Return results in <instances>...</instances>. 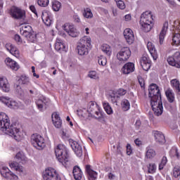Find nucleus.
Instances as JSON below:
<instances>
[{
    "label": "nucleus",
    "mask_w": 180,
    "mask_h": 180,
    "mask_svg": "<svg viewBox=\"0 0 180 180\" xmlns=\"http://www.w3.org/2000/svg\"><path fill=\"white\" fill-rule=\"evenodd\" d=\"M0 129L6 134L13 137L14 140L19 141L20 140V131L16 127V124H11L9 122V117L5 113H0Z\"/></svg>",
    "instance_id": "1"
},
{
    "label": "nucleus",
    "mask_w": 180,
    "mask_h": 180,
    "mask_svg": "<svg viewBox=\"0 0 180 180\" xmlns=\"http://www.w3.org/2000/svg\"><path fill=\"white\" fill-rule=\"evenodd\" d=\"M151 23H153V14H151V12L146 11L143 13L140 18L141 29L146 33L150 32L151 30Z\"/></svg>",
    "instance_id": "2"
},
{
    "label": "nucleus",
    "mask_w": 180,
    "mask_h": 180,
    "mask_svg": "<svg viewBox=\"0 0 180 180\" xmlns=\"http://www.w3.org/2000/svg\"><path fill=\"white\" fill-rule=\"evenodd\" d=\"M20 34L30 43H34L36 41V34L30 25H23L20 28Z\"/></svg>",
    "instance_id": "3"
},
{
    "label": "nucleus",
    "mask_w": 180,
    "mask_h": 180,
    "mask_svg": "<svg viewBox=\"0 0 180 180\" xmlns=\"http://www.w3.org/2000/svg\"><path fill=\"white\" fill-rule=\"evenodd\" d=\"M55 154L59 162H68V152L64 145H58L55 148Z\"/></svg>",
    "instance_id": "4"
},
{
    "label": "nucleus",
    "mask_w": 180,
    "mask_h": 180,
    "mask_svg": "<svg viewBox=\"0 0 180 180\" xmlns=\"http://www.w3.org/2000/svg\"><path fill=\"white\" fill-rule=\"evenodd\" d=\"M91 46V39H88L86 37L79 40L77 44V53L79 56H88V46Z\"/></svg>",
    "instance_id": "5"
},
{
    "label": "nucleus",
    "mask_w": 180,
    "mask_h": 180,
    "mask_svg": "<svg viewBox=\"0 0 180 180\" xmlns=\"http://www.w3.org/2000/svg\"><path fill=\"white\" fill-rule=\"evenodd\" d=\"M148 97L150 101H156L161 99V93L160 92V87L155 84H151L148 89Z\"/></svg>",
    "instance_id": "6"
},
{
    "label": "nucleus",
    "mask_w": 180,
    "mask_h": 180,
    "mask_svg": "<svg viewBox=\"0 0 180 180\" xmlns=\"http://www.w3.org/2000/svg\"><path fill=\"white\" fill-rule=\"evenodd\" d=\"M131 56V51L130 48L125 46L122 47L120 51L117 53V58L120 63H126Z\"/></svg>",
    "instance_id": "7"
},
{
    "label": "nucleus",
    "mask_w": 180,
    "mask_h": 180,
    "mask_svg": "<svg viewBox=\"0 0 180 180\" xmlns=\"http://www.w3.org/2000/svg\"><path fill=\"white\" fill-rule=\"evenodd\" d=\"M151 108L155 116H161L164 112V107L162 106V101L160 99L150 101Z\"/></svg>",
    "instance_id": "8"
},
{
    "label": "nucleus",
    "mask_w": 180,
    "mask_h": 180,
    "mask_svg": "<svg viewBox=\"0 0 180 180\" xmlns=\"http://www.w3.org/2000/svg\"><path fill=\"white\" fill-rule=\"evenodd\" d=\"M43 179L44 180H61L57 171H56L53 167H49L43 172Z\"/></svg>",
    "instance_id": "9"
},
{
    "label": "nucleus",
    "mask_w": 180,
    "mask_h": 180,
    "mask_svg": "<svg viewBox=\"0 0 180 180\" xmlns=\"http://www.w3.org/2000/svg\"><path fill=\"white\" fill-rule=\"evenodd\" d=\"M31 143L34 147H35V148H37L38 150H42L46 146L44 144V139L37 134H32L31 136Z\"/></svg>",
    "instance_id": "10"
},
{
    "label": "nucleus",
    "mask_w": 180,
    "mask_h": 180,
    "mask_svg": "<svg viewBox=\"0 0 180 180\" xmlns=\"http://www.w3.org/2000/svg\"><path fill=\"white\" fill-rule=\"evenodd\" d=\"M11 15L13 19L18 20H25V18H26V12L15 6L11 8Z\"/></svg>",
    "instance_id": "11"
},
{
    "label": "nucleus",
    "mask_w": 180,
    "mask_h": 180,
    "mask_svg": "<svg viewBox=\"0 0 180 180\" xmlns=\"http://www.w3.org/2000/svg\"><path fill=\"white\" fill-rule=\"evenodd\" d=\"M167 63L172 67L176 68H180V52L176 51L174 53L173 56H170L167 58Z\"/></svg>",
    "instance_id": "12"
},
{
    "label": "nucleus",
    "mask_w": 180,
    "mask_h": 180,
    "mask_svg": "<svg viewBox=\"0 0 180 180\" xmlns=\"http://www.w3.org/2000/svg\"><path fill=\"white\" fill-rule=\"evenodd\" d=\"M0 174L6 179H8V180L18 179V176L13 174V172H11L9 168L5 166H3L1 168H0Z\"/></svg>",
    "instance_id": "13"
},
{
    "label": "nucleus",
    "mask_w": 180,
    "mask_h": 180,
    "mask_svg": "<svg viewBox=\"0 0 180 180\" xmlns=\"http://www.w3.org/2000/svg\"><path fill=\"white\" fill-rule=\"evenodd\" d=\"M69 144H70V147L72 148L77 157H82V146L78 143V142L74 141L73 139H69Z\"/></svg>",
    "instance_id": "14"
},
{
    "label": "nucleus",
    "mask_w": 180,
    "mask_h": 180,
    "mask_svg": "<svg viewBox=\"0 0 180 180\" xmlns=\"http://www.w3.org/2000/svg\"><path fill=\"white\" fill-rule=\"evenodd\" d=\"M63 30L66 31V33L71 37H78L79 32L77 30V28L72 25L65 24L63 25Z\"/></svg>",
    "instance_id": "15"
},
{
    "label": "nucleus",
    "mask_w": 180,
    "mask_h": 180,
    "mask_svg": "<svg viewBox=\"0 0 180 180\" xmlns=\"http://www.w3.org/2000/svg\"><path fill=\"white\" fill-rule=\"evenodd\" d=\"M124 37L129 44H133V41H134V34L131 29L127 28L124 30Z\"/></svg>",
    "instance_id": "16"
},
{
    "label": "nucleus",
    "mask_w": 180,
    "mask_h": 180,
    "mask_svg": "<svg viewBox=\"0 0 180 180\" xmlns=\"http://www.w3.org/2000/svg\"><path fill=\"white\" fill-rule=\"evenodd\" d=\"M141 65L144 71H148L151 68V60L147 56H143L141 60Z\"/></svg>",
    "instance_id": "17"
},
{
    "label": "nucleus",
    "mask_w": 180,
    "mask_h": 180,
    "mask_svg": "<svg viewBox=\"0 0 180 180\" xmlns=\"http://www.w3.org/2000/svg\"><path fill=\"white\" fill-rule=\"evenodd\" d=\"M0 88L4 92H9L11 91V86L6 77H0Z\"/></svg>",
    "instance_id": "18"
},
{
    "label": "nucleus",
    "mask_w": 180,
    "mask_h": 180,
    "mask_svg": "<svg viewBox=\"0 0 180 180\" xmlns=\"http://www.w3.org/2000/svg\"><path fill=\"white\" fill-rule=\"evenodd\" d=\"M41 19L46 26H51V23L53 22L51 20V13L48 11L42 12Z\"/></svg>",
    "instance_id": "19"
},
{
    "label": "nucleus",
    "mask_w": 180,
    "mask_h": 180,
    "mask_svg": "<svg viewBox=\"0 0 180 180\" xmlns=\"http://www.w3.org/2000/svg\"><path fill=\"white\" fill-rule=\"evenodd\" d=\"M51 117L53 124H54L55 127H56L57 129H60V127H61V125L63 124V121H61L60 115L57 114V112H53Z\"/></svg>",
    "instance_id": "20"
},
{
    "label": "nucleus",
    "mask_w": 180,
    "mask_h": 180,
    "mask_svg": "<svg viewBox=\"0 0 180 180\" xmlns=\"http://www.w3.org/2000/svg\"><path fill=\"white\" fill-rule=\"evenodd\" d=\"M134 63H127L122 68V72L123 74L129 75L131 72H134Z\"/></svg>",
    "instance_id": "21"
},
{
    "label": "nucleus",
    "mask_w": 180,
    "mask_h": 180,
    "mask_svg": "<svg viewBox=\"0 0 180 180\" xmlns=\"http://www.w3.org/2000/svg\"><path fill=\"white\" fill-rule=\"evenodd\" d=\"M147 47L153 60H157V58H158V53H157V50H155V46L153 44V42H148Z\"/></svg>",
    "instance_id": "22"
},
{
    "label": "nucleus",
    "mask_w": 180,
    "mask_h": 180,
    "mask_svg": "<svg viewBox=\"0 0 180 180\" xmlns=\"http://www.w3.org/2000/svg\"><path fill=\"white\" fill-rule=\"evenodd\" d=\"M167 30H168V21H166L163 24V27L159 35L160 44H162L164 43V39H165V35L167 34Z\"/></svg>",
    "instance_id": "23"
},
{
    "label": "nucleus",
    "mask_w": 180,
    "mask_h": 180,
    "mask_svg": "<svg viewBox=\"0 0 180 180\" xmlns=\"http://www.w3.org/2000/svg\"><path fill=\"white\" fill-rule=\"evenodd\" d=\"M5 63L7 67H9L11 70H13L14 71H18V70H19V65L18 63L10 58H6Z\"/></svg>",
    "instance_id": "24"
},
{
    "label": "nucleus",
    "mask_w": 180,
    "mask_h": 180,
    "mask_svg": "<svg viewBox=\"0 0 180 180\" xmlns=\"http://www.w3.org/2000/svg\"><path fill=\"white\" fill-rule=\"evenodd\" d=\"M0 102L4 103V105L8 106V108H13V106L16 105V102L12 101V100H11V98L6 96H1Z\"/></svg>",
    "instance_id": "25"
},
{
    "label": "nucleus",
    "mask_w": 180,
    "mask_h": 180,
    "mask_svg": "<svg viewBox=\"0 0 180 180\" xmlns=\"http://www.w3.org/2000/svg\"><path fill=\"white\" fill-rule=\"evenodd\" d=\"M39 110H43V108H47L49 105V101L45 98H39L36 102Z\"/></svg>",
    "instance_id": "26"
},
{
    "label": "nucleus",
    "mask_w": 180,
    "mask_h": 180,
    "mask_svg": "<svg viewBox=\"0 0 180 180\" xmlns=\"http://www.w3.org/2000/svg\"><path fill=\"white\" fill-rule=\"evenodd\" d=\"M86 171L89 175V180H95L98 178V173L91 169V165H86Z\"/></svg>",
    "instance_id": "27"
},
{
    "label": "nucleus",
    "mask_w": 180,
    "mask_h": 180,
    "mask_svg": "<svg viewBox=\"0 0 180 180\" xmlns=\"http://www.w3.org/2000/svg\"><path fill=\"white\" fill-rule=\"evenodd\" d=\"M155 139L159 144H165V136L163 135L162 132L155 131Z\"/></svg>",
    "instance_id": "28"
},
{
    "label": "nucleus",
    "mask_w": 180,
    "mask_h": 180,
    "mask_svg": "<svg viewBox=\"0 0 180 180\" xmlns=\"http://www.w3.org/2000/svg\"><path fill=\"white\" fill-rule=\"evenodd\" d=\"M72 174L75 180L82 179V172L78 166H75L73 168Z\"/></svg>",
    "instance_id": "29"
},
{
    "label": "nucleus",
    "mask_w": 180,
    "mask_h": 180,
    "mask_svg": "<svg viewBox=\"0 0 180 180\" xmlns=\"http://www.w3.org/2000/svg\"><path fill=\"white\" fill-rule=\"evenodd\" d=\"M171 84L172 85L174 91H176V93L177 94V95H180V83H179V80L176 79H174L172 80H171Z\"/></svg>",
    "instance_id": "30"
},
{
    "label": "nucleus",
    "mask_w": 180,
    "mask_h": 180,
    "mask_svg": "<svg viewBox=\"0 0 180 180\" xmlns=\"http://www.w3.org/2000/svg\"><path fill=\"white\" fill-rule=\"evenodd\" d=\"M11 168H13L15 171H18L19 172H23V167L19 165V162H9Z\"/></svg>",
    "instance_id": "31"
},
{
    "label": "nucleus",
    "mask_w": 180,
    "mask_h": 180,
    "mask_svg": "<svg viewBox=\"0 0 180 180\" xmlns=\"http://www.w3.org/2000/svg\"><path fill=\"white\" fill-rule=\"evenodd\" d=\"M18 82L19 85H29L30 84V80L29 79V77H27L25 75H22L18 79Z\"/></svg>",
    "instance_id": "32"
},
{
    "label": "nucleus",
    "mask_w": 180,
    "mask_h": 180,
    "mask_svg": "<svg viewBox=\"0 0 180 180\" xmlns=\"http://www.w3.org/2000/svg\"><path fill=\"white\" fill-rule=\"evenodd\" d=\"M146 158H149V160H151L153 158H154V157H155L156 153H155V150H154V149L150 148V147H148L146 148Z\"/></svg>",
    "instance_id": "33"
},
{
    "label": "nucleus",
    "mask_w": 180,
    "mask_h": 180,
    "mask_svg": "<svg viewBox=\"0 0 180 180\" xmlns=\"http://www.w3.org/2000/svg\"><path fill=\"white\" fill-rule=\"evenodd\" d=\"M101 49L103 53H105L107 56H110L112 54V49H110V46L104 44L101 46Z\"/></svg>",
    "instance_id": "34"
},
{
    "label": "nucleus",
    "mask_w": 180,
    "mask_h": 180,
    "mask_svg": "<svg viewBox=\"0 0 180 180\" xmlns=\"http://www.w3.org/2000/svg\"><path fill=\"white\" fill-rule=\"evenodd\" d=\"M15 158L18 162H21L22 164L26 162V156H25V154L22 152H18L15 155Z\"/></svg>",
    "instance_id": "35"
},
{
    "label": "nucleus",
    "mask_w": 180,
    "mask_h": 180,
    "mask_svg": "<svg viewBox=\"0 0 180 180\" xmlns=\"http://www.w3.org/2000/svg\"><path fill=\"white\" fill-rule=\"evenodd\" d=\"M165 94H166V96L167 98L168 101L170 103H174V101H175V96L172 93V90H167V91H166Z\"/></svg>",
    "instance_id": "36"
},
{
    "label": "nucleus",
    "mask_w": 180,
    "mask_h": 180,
    "mask_svg": "<svg viewBox=\"0 0 180 180\" xmlns=\"http://www.w3.org/2000/svg\"><path fill=\"white\" fill-rule=\"evenodd\" d=\"M122 106L124 112H127V110L130 109V102H129V100L127 99L122 100Z\"/></svg>",
    "instance_id": "37"
},
{
    "label": "nucleus",
    "mask_w": 180,
    "mask_h": 180,
    "mask_svg": "<svg viewBox=\"0 0 180 180\" xmlns=\"http://www.w3.org/2000/svg\"><path fill=\"white\" fill-rule=\"evenodd\" d=\"M173 43L174 44H176V46L180 44V34L179 32H174L173 34Z\"/></svg>",
    "instance_id": "38"
},
{
    "label": "nucleus",
    "mask_w": 180,
    "mask_h": 180,
    "mask_svg": "<svg viewBox=\"0 0 180 180\" xmlns=\"http://www.w3.org/2000/svg\"><path fill=\"white\" fill-rule=\"evenodd\" d=\"M103 106L108 115H112L113 113V110H112V107H110L109 103H103Z\"/></svg>",
    "instance_id": "39"
},
{
    "label": "nucleus",
    "mask_w": 180,
    "mask_h": 180,
    "mask_svg": "<svg viewBox=\"0 0 180 180\" xmlns=\"http://www.w3.org/2000/svg\"><path fill=\"white\" fill-rule=\"evenodd\" d=\"M52 8L55 12H58L61 9V3L58 1H55L52 4Z\"/></svg>",
    "instance_id": "40"
},
{
    "label": "nucleus",
    "mask_w": 180,
    "mask_h": 180,
    "mask_svg": "<svg viewBox=\"0 0 180 180\" xmlns=\"http://www.w3.org/2000/svg\"><path fill=\"white\" fill-rule=\"evenodd\" d=\"M14 88L15 89L16 94H18L20 96H23V95H25V93L23 92V90L22 89L20 85L15 84Z\"/></svg>",
    "instance_id": "41"
},
{
    "label": "nucleus",
    "mask_w": 180,
    "mask_h": 180,
    "mask_svg": "<svg viewBox=\"0 0 180 180\" xmlns=\"http://www.w3.org/2000/svg\"><path fill=\"white\" fill-rule=\"evenodd\" d=\"M65 49V46L64 45V44L58 41L55 44V50H56L57 51H64Z\"/></svg>",
    "instance_id": "42"
},
{
    "label": "nucleus",
    "mask_w": 180,
    "mask_h": 180,
    "mask_svg": "<svg viewBox=\"0 0 180 180\" xmlns=\"http://www.w3.org/2000/svg\"><path fill=\"white\" fill-rule=\"evenodd\" d=\"M84 18H86L87 19H91L94 18V14H92V11L90 10V8H86L84 9V12L83 13Z\"/></svg>",
    "instance_id": "43"
},
{
    "label": "nucleus",
    "mask_w": 180,
    "mask_h": 180,
    "mask_svg": "<svg viewBox=\"0 0 180 180\" xmlns=\"http://www.w3.org/2000/svg\"><path fill=\"white\" fill-rule=\"evenodd\" d=\"M96 109H98V105H95L94 103H91L90 107L87 112H90V115H94V113L96 112Z\"/></svg>",
    "instance_id": "44"
},
{
    "label": "nucleus",
    "mask_w": 180,
    "mask_h": 180,
    "mask_svg": "<svg viewBox=\"0 0 180 180\" xmlns=\"http://www.w3.org/2000/svg\"><path fill=\"white\" fill-rule=\"evenodd\" d=\"M6 50H8V51H9V53H11V54H12L15 50L18 49V48H16V46L11 44H6Z\"/></svg>",
    "instance_id": "45"
},
{
    "label": "nucleus",
    "mask_w": 180,
    "mask_h": 180,
    "mask_svg": "<svg viewBox=\"0 0 180 180\" xmlns=\"http://www.w3.org/2000/svg\"><path fill=\"white\" fill-rule=\"evenodd\" d=\"M115 1L117 4V6L120 9H125L126 8V5L124 4V1H123V0H115Z\"/></svg>",
    "instance_id": "46"
},
{
    "label": "nucleus",
    "mask_w": 180,
    "mask_h": 180,
    "mask_svg": "<svg viewBox=\"0 0 180 180\" xmlns=\"http://www.w3.org/2000/svg\"><path fill=\"white\" fill-rule=\"evenodd\" d=\"M37 3L39 6L46 8V6H49V0H38Z\"/></svg>",
    "instance_id": "47"
},
{
    "label": "nucleus",
    "mask_w": 180,
    "mask_h": 180,
    "mask_svg": "<svg viewBox=\"0 0 180 180\" xmlns=\"http://www.w3.org/2000/svg\"><path fill=\"white\" fill-rule=\"evenodd\" d=\"M167 157L164 156L162 159L161 162L159 165V169H164V167H165V165H167Z\"/></svg>",
    "instance_id": "48"
},
{
    "label": "nucleus",
    "mask_w": 180,
    "mask_h": 180,
    "mask_svg": "<svg viewBox=\"0 0 180 180\" xmlns=\"http://www.w3.org/2000/svg\"><path fill=\"white\" fill-rule=\"evenodd\" d=\"M98 63L99 65H105L107 63L106 58L103 56H101L98 57Z\"/></svg>",
    "instance_id": "49"
},
{
    "label": "nucleus",
    "mask_w": 180,
    "mask_h": 180,
    "mask_svg": "<svg viewBox=\"0 0 180 180\" xmlns=\"http://www.w3.org/2000/svg\"><path fill=\"white\" fill-rule=\"evenodd\" d=\"M148 172L149 174H154L155 172V169H157V167L155 166V164H149L148 166Z\"/></svg>",
    "instance_id": "50"
},
{
    "label": "nucleus",
    "mask_w": 180,
    "mask_h": 180,
    "mask_svg": "<svg viewBox=\"0 0 180 180\" xmlns=\"http://www.w3.org/2000/svg\"><path fill=\"white\" fill-rule=\"evenodd\" d=\"M180 176V167L177 166L174 168L173 176L174 178H178V176Z\"/></svg>",
    "instance_id": "51"
},
{
    "label": "nucleus",
    "mask_w": 180,
    "mask_h": 180,
    "mask_svg": "<svg viewBox=\"0 0 180 180\" xmlns=\"http://www.w3.org/2000/svg\"><path fill=\"white\" fill-rule=\"evenodd\" d=\"M94 115H96V119H102V117H103V115H102V112H101V111L99 110V108H97L96 110V111H94Z\"/></svg>",
    "instance_id": "52"
},
{
    "label": "nucleus",
    "mask_w": 180,
    "mask_h": 180,
    "mask_svg": "<svg viewBox=\"0 0 180 180\" xmlns=\"http://www.w3.org/2000/svg\"><path fill=\"white\" fill-rule=\"evenodd\" d=\"M88 75L89 78H91L93 79H96V78H98V76L96 75V72L95 71L89 72Z\"/></svg>",
    "instance_id": "53"
},
{
    "label": "nucleus",
    "mask_w": 180,
    "mask_h": 180,
    "mask_svg": "<svg viewBox=\"0 0 180 180\" xmlns=\"http://www.w3.org/2000/svg\"><path fill=\"white\" fill-rule=\"evenodd\" d=\"M133 153V150L131 149V146L130 144L127 145V155H131Z\"/></svg>",
    "instance_id": "54"
},
{
    "label": "nucleus",
    "mask_w": 180,
    "mask_h": 180,
    "mask_svg": "<svg viewBox=\"0 0 180 180\" xmlns=\"http://www.w3.org/2000/svg\"><path fill=\"white\" fill-rule=\"evenodd\" d=\"M170 154H174V155H176V158H179V153H178V149L177 148H173L171 151H170Z\"/></svg>",
    "instance_id": "55"
},
{
    "label": "nucleus",
    "mask_w": 180,
    "mask_h": 180,
    "mask_svg": "<svg viewBox=\"0 0 180 180\" xmlns=\"http://www.w3.org/2000/svg\"><path fill=\"white\" fill-rule=\"evenodd\" d=\"M117 94L120 96H123L124 95H126V90L123 89H119L117 91Z\"/></svg>",
    "instance_id": "56"
},
{
    "label": "nucleus",
    "mask_w": 180,
    "mask_h": 180,
    "mask_svg": "<svg viewBox=\"0 0 180 180\" xmlns=\"http://www.w3.org/2000/svg\"><path fill=\"white\" fill-rule=\"evenodd\" d=\"M11 54L12 56H14V57H16V58H19L20 57V53L18 49L15 51H13Z\"/></svg>",
    "instance_id": "57"
},
{
    "label": "nucleus",
    "mask_w": 180,
    "mask_h": 180,
    "mask_svg": "<svg viewBox=\"0 0 180 180\" xmlns=\"http://www.w3.org/2000/svg\"><path fill=\"white\" fill-rule=\"evenodd\" d=\"M14 39L15 41L18 43H22V38L19 36V34H15L14 37Z\"/></svg>",
    "instance_id": "58"
},
{
    "label": "nucleus",
    "mask_w": 180,
    "mask_h": 180,
    "mask_svg": "<svg viewBox=\"0 0 180 180\" xmlns=\"http://www.w3.org/2000/svg\"><path fill=\"white\" fill-rule=\"evenodd\" d=\"M109 99L112 101V103H115L116 102V96L115 94L113 95H110L109 96Z\"/></svg>",
    "instance_id": "59"
},
{
    "label": "nucleus",
    "mask_w": 180,
    "mask_h": 180,
    "mask_svg": "<svg viewBox=\"0 0 180 180\" xmlns=\"http://www.w3.org/2000/svg\"><path fill=\"white\" fill-rule=\"evenodd\" d=\"M139 85H141V87L143 88V86H144L145 85V82L143 78L139 79Z\"/></svg>",
    "instance_id": "60"
},
{
    "label": "nucleus",
    "mask_w": 180,
    "mask_h": 180,
    "mask_svg": "<svg viewBox=\"0 0 180 180\" xmlns=\"http://www.w3.org/2000/svg\"><path fill=\"white\" fill-rule=\"evenodd\" d=\"M30 11H32V12H33V13H34L35 15H37V11H36V7H34V6H31L30 7Z\"/></svg>",
    "instance_id": "61"
},
{
    "label": "nucleus",
    "mask_w": 180,
    "mask_h": 180,
    "mask_svg": "<svg viewBox=\"0 0 180 180\" xmlns=\"http://www.w3.org/2000/svg\"><path fill=\"white\" fill-rule=\"evenodd\" d=\"M135 126L136 129H140V126H141V122L140 120H136Z\"/></svg>",
    "instance_id": "62"
},
{
    "label": "nucleus",
    "mask_w": 180,
    "mask_h": 180,
    "mask_svg": "<svg viewBox=\"0 0 180 180\" xmlns=\"http://www.w3.org/2000/svg\"><path fill=\"white\" fill-rule=\"evenodd\" d=\"M134 143L136 144V146H138L139 147V146H141V141H140L139 139H136L134 141Z\"/></svg>",
    "instance_id": "63"
},
{
    "label": "nucleus",
    "mask_w": 180,
    "mask_h": 180,
    "mask_svg": "<svg viewBox=\"0 0 180 180\" xmlns=\"http://www.w3.org/2000/svg\"><path fill=\"white\" fill-rule=\"evenodd\" d=\"M131 19V15L130 14H127L125 15V20L129 21Z\"/></svg>",
    "instance_id": "64"
}]
</instances>
